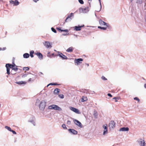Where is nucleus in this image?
Masks as SVG:
<instances>
[{
  "instance_id": "obj_32",
  "label": "nucleus",
  "mask_w": 146,
  "mask_h": 146,
  "mask_svg": "<svg viewBox=\"0 0 146 146\" xmlns=\"http://www.w3.org/2000/svg\"><path fill=\"white\" fill-rule=\"evenodd\" d=\"M5 128L6 129H7L8 130L10 131H11L12 130L11 128L10 127L7 126H5Z\"/></svg>"
},
{
  "instance_id": "obj_63",
  "label": "nucleus",
  "mask_w": 146,
  "mask_h": 146,
  "mask_svg": "<svg viewBox=\"0 0 146 146\" xmlns=\"http://www.w3.org/2000/svg\"><path fill=\"white\" fill-rule=\"evenodd\" d=\"M16 139H15V142H16Z\"/></svg>"
},
{
  "instance_id": "obj_4",
  "label": "nucleus",
  "mask_w": 146,
  "mask_h": 146,
  "mask_svg": "<svg viewBox=\"0 0 146 146\" xmlns=\"http://www.w3.org/2000/svg\"><path fill=\"white\" fill-rule=\"evenodd\" d=\"M74 16V13H71L69 15H68L67 17L66 18L65 22H64V23H65V22H68L69 21H71L72 18V17Z\"/></svg>"
},
{
  "instance_id": "obj_47",
  "label": "nucleus",
  "mask_w": 146,
  "mask_h": 146,
  "mask_svg": "<svg viewBox=\"0 0 146 146\" xmlns=\"http://www.w3.org/2000/svg\"><path fill=\"white\" fill-rule=\"evenodd\" d=\"M50 52H48L47 53V56L51 58V56L50 55Z\"/></svg>"
},
{
  "instance_id": "obj_1",
  "label": "nucleus",
  "mask_w": 146,
  "mask_h": 146,
  "mask_svg": "<svg viewBox=\"0 0 146 146\" xmlns=\"http://www.w3.org/2000/svg\"><path fill=\"white\" fill-rule=\"evenodd\" d=\"M46 103V101L43 100L42 101L39 105V108L40 110L43 111L45 108Z\"/></svg>"
},
{
  "instance_id": "obj_13",
  "label": "nucleus",
  "mask_w": 146,
  "mask_h": 146,
  "mask_svg": "<svg viewBox=\"0 0 146 146\" xmlns=\"http://www.w3.org/2000/svg\"><path fill=\"white\" fill-rule=\"evenodd\" d=\"M83 61V59L82 58H79L77 59H75L74 60L75 63H76L77 65H78L80 63V61Z\"/></svg>"
},
{
  "instance_id": "obj_40",
  "label": "nucleus",
  "mask_w": 146,
  "mask_h": 146,
  "mask_svg": "<svg viewBox=\"0 0 146 146\" xmlns=\"http://www.w3.org/2000/svg\"><path fill=\"white\" fill-rule=\"evenodd\" d=\"M133 99L134 100H136L138 102H140V100L138 98H137V97H135Z\"/></svg>"
},
{
  "instance_id": "obj_11",
  "label": "nucleus",
  "mask_w": 146,
  "mask_h": 146,
  "mask_svg": "<svg viewBox=\"0 0 146 146\" xmlns=\"http://www.w3.org/2000/svg\"><path fill=\"white\" fill-rule=\"evenodd\" d=\"M58 53H59L58 56L62 58V59L66 60L68 59V58L67 57L64 55L62 53H60L59 52H58Z\"/></svg>"
},
{
  "instance_id": "obj_34",
  "label": "nucleus",
  "mask_w": 146,
  "mask_h": 146,
  "mask_svg": "<svg viewBox=\"0 0 146 146\" xmlns=\"http://www.w3.org/2000/svg\"><path fill=\"white\" fill-rule=\"evenodd\" d=\"M108 132V129L104 130L103 132V135H105L107 134Z\"/></svg>"
},
{
  "instance_id": "obj_60",
  "label": "nucleus",
  "mask_w": 146,
  "mask_h": 146,
  "mask_svg": "<svg viewBox=\"0 0 146 146\" xmlns=\"http://www.w3.org/2000/svg\"><path fill=\"white\" fill-rule=\"evenodd\" d=\"M5 48H3V50H5Z\"/></svg>"
},
{
  "instance_id": "obj_7",
  "label": "nucleus",
  "mask_w": 146,
  "mask_h": 146,
  "mask_svg": "<svg viewBox=\"0 0 146 146\" xmlns=\"http://www.w3.org/2000/svg\"><path fill=\"white\" fill-rule=\"evenodd\" d=\"M70 108L71 110L76 113L77 114L80 113V112L79 110L77 108L73 107H70Z\"/></svg>"
},
{
  "instance_id": "obj_23",
  "label": "nucleus",
  "mask_w": 146,
  "mask_h": 146,
  "mask_svg": "<svg viewBox=\"0 0 146 146\" xmlns=\"http://www.w3.org/2000/svg\"><path fill=\"white\" fill-rule=\"evenodd\" d=\"M87 100V97L85 96H83L82 99V102H84L86 101Z\"/></svg>"
},
{
  "instance_id": "obj_50",
  "label": "nucleus",
  "mask_w": 146,
  "mask_h": 146,
  "mask_svg": "<svg viewBox=\"0 0 146 146\" xmlns=\"http://www.w3.org/2000/svg\"><path fill=\"white\" fill-rule=\"evenodd\" d=\"M68 34H69V33H63L62 34V35H63V36H66V35H68Z\"/></svg>"
},
{
  "instance_id": "obj_57",
  "label": "nucleus",
  "mask_w": 146,
  "mask_h": 146,
  "mask_svg": "<svg viewBox=\"0 0 146 146\" xmlns=\"http://www.w3.org/2000/svg\"><path fill=\"white\" fill-rule=\"evenodd\" d=\"M86 10V8H84L83 9V12H84Z\"/></svg>"
},
{
  "instance_id": "obj_29",
  "label": "nucleus",
  "mask_w": 146,
  "mask_h": 146,
  "mask_svg": "<svg viewBox=\"0 0 146 146\" xmlns=\"http://www.w3.org/2000/svg\"><path fill=\"white\" fill-rule=\"evenodd\" d=\"M88 94H95V92H94V91H91L89 90V91H88Z\"/></svg>"
},
{
  "instance_id": "obj_17",
  "label": "nucleus",
  "mask_w": 146,
  "mask_h": 146,
  "mask_svg": "<svg viewBox=\"0 0 146 146\" xmlns=\"http://www.w3.org/2000/svg\"><path fill=\"white\" fill-rule=\"evenodd\" d=\"M16 83L20 85H21L23 84H25L26 83L25 81H21L18 82H16Z\"/></svg>"
},
{
  "instance_id": "obj_35",
  "label": "nucleus",
  "mask_w": 146,
  "mask_h": 146,
  "mask_svg": "<svg viewBox=\"0 0 146 146\" xmlns=\"http://www.w3.org/2000/svg\"><path fill=\"white\" fill-rule=\"evenodd\" d=\"M82 90L83 91V92L84 93H85L86 94H88V91H89V90H86V89H84V90Z\"/></svg>"
},
{
  "instance_id": "obj_46",
  "label": "nucleus",
  "mask_w": 146,
  "mask_h": 146,
  "mask_svg": "<svg viewBox=\"0 0 146 146\" xmlns=\"http://www.w3.org/2000/svg\"><path fill=\"white\" fill-rule=\"evenodd\" d=\"M53 105H51L48 106V109H53Z\"/></svg>"
},
{
  "instance_id": "obj_14",
  "label": "nucleus",
  "mask_w": 146,
  "mask_h": 146,
  "mask_svg": "<svg viewBox=\"0 0 146 146\" xmlns=\"http://www.w3.org/2000/svg\"><path fill=\"white\" fill-rule=\"evenodd\" d=\"M35 117H33L32 119L29 120L28 121L29 122H31V123L33 124L34 126H35Z\"/></svg>"
},
{
  "instance_id": "obj_18",
  "label": "nucleus",
  "mask_w": 146,
  "mask_h": 146,
  "mask_svg": "<svg viewBox=\"0 0 146 146\" xmlns=\"http://www.w3.org/2000/svg\"><path fill=\"white\" fill-rule=\"evenodd\" d=\"M60 90L58 88H56L55 89L54 91V93L55 94H57L59 92Z\"/></svg>"
},
{
  "instance_id": "obj_28",
  "label": "nucleus",
  "mask_w": 146,
  "mask_h": 146,
  "mask_svg": "<svg viewBox=\"0 0 146 146\" xmlns=\"http://www.w3.org/2000/svg\"><path fill=\"white\" fill-rule=\"evenodd\" d=\"M49 85L52 86L60 85V84H58L56 83H51L49 84Z\"/></svg>"
},
{
  "instance_id": "obj_56",
  "label": "nucleus",
  "mask_w": 146,
  "mask_h": 146,
  "mask_svg": "<svg viewBox=\"0 0 146 146\" xmlns=\"http://www.w3.org/2000/svg\"><path fill=\"white\" fill-rule=\"evenodd\" d=\"M31 78H30L29 79V80H28V81L29 82H30V81H31Z\"/></svg>"
},
{
  "instance_id": "obj_48",
  "label": "nucleus",
  "mask_w": 146,
  "mask_h": 146,
  "mask_svg": "<svg viewBox=\"0 0 146 146\" xmlns=\"http://www.w3.org/2000/svg\"><path fill=\"white\" fill-rule=\"evenodd\" d=\"M11 132H12V133L14 134H16V132L14 131V130H11Z\"/></svg>"
},
{
  "instance_id": "obj_58",
  "label": "nucleus",
  "mask_w": 146,
  "mask_h": 146,
  "mask_svg": "<svg viewBox=\"0 0 146 146\" xmlns=\"http://www.w3.org/2000/svg\"><path fill=\"white\" fill-rule=\"evenodd\" d=\"M51 55V56H54V53H52V54H51V55Z\"/></svg>"
},
{
  "instance_id": "obj_33",
  "label": "nucleus",
  "mask_w": 146,
  "mask_h": 146,
  "mask_svg": "<svg viewBox=\"0 0 146 146\" xmlns=\"http://www.w3.org/2000/svg\"><path fill=\"white\" fill-rule=\"evenodd\" d=\"M94 115L95 118H97L98 116V113L96 111H94Z\"/></svg>"
},
{
  "instance_id": "obj_20",
  "label": "nucleus",
  "mask_w": 146,
  "mask_h": 146,
  "mask_svg": "<svg viewBox=\"0 0 146 146\" xmlns=\"http://www.w3.org/2000/svg\"><path fill=\"white\" fill-rule=\"evenodd\" d=\"M6 66H8L10 68H12V69L14 67V65H12L11 64L9 63L6 64Z\"/></svg>"
},
{
  "instance_id": "obj_27",
  "label": "nucleus",
  "mask_w": 146,
  "mask_h": 146,
  "mask_svg": "<svg viewBox=\"0 0 146 146\" xmlns=\"http://www.w3.org/2000/svg\"><path fill=\"white\" fill-rule=\"evenodd\" d=\"M34 51L32 50L30 52V55L31 56V58H33L34 56V55H33V54L34 53Z\"/></svg>"
},
{
  "instance_id": "obj_52",
  "label": "nucleus",
  "mask_w": 146,
  "mask_h": 146,
  "mask_svg": "<svg viewBox=\"0 0 146 146\" xmlns=\"http://www.w3.org/2000/svg\"><path fill=\"white\" fill-rule=\"evenodd\" d=\"M108 96H110V97H112V96L111 95V94L110 93H108Z\"/></svg>"
},
{
  "instance_id": "obj_41",
  "label": "nucleus",
  "mask_w": 146,
  "mask_h": 146,
  "mask_svg": "<svg viewBox=\"0 0 146 146\" xmlns=\"http://www.w3.org/2000/svg\"><path fill=\"white\" fill-rule=\"evenodd\" d=\"M59 97L61 98H63L64 97V95L62 94H60L59 95Z\"/></svg>"
},
{
  "instance_id": "obj_16",
  "label": "nucleus",
  "mask_w": 146,
  "mask_h": 146,
  "mask_svg": "<svg viewBox=\"0 0 146 146\" xmlns=\"http://www.w3.org/2000/svg\"><path fill=\"white\" fill-rule=\"evenodd\" d=\"M56 29L59 31H60L61 32H68V30L66 29L65 30H62L61 29V28L60 27H57Z\"/></svg>"
},
{
  "instance_id": "obj_21",
  "label": "nucleus",
  "mask_w": 146,
  "mask_h": 146,
  "mask_svg": "<svg viewBox=\"0 0 146 146\" xmlns=\"http://www.w3.org/2000/svg\"><path fill=\"white\" fill-rule=\"evenodd\" d=\"M23 56L24 58H27L29 57V54L28 53H25L23 54Z\"/></svg>"
},
{
  "instance_id": "obj_5",
  "label": "nucleus",
  "mask_w": 146,
  "mask_h": 146,
  "mask_svg": "<svg viewBox=\"0 0 146 146\" xmlns=\"http://www.w3.org/2000/svg\"><path fill=\"white\" fill-rule=\"evenodd\" d=\"M73 119V121L74 123L78 126L80 127V128H82L83 125L81 123L77 120L76 119Z\"/></svg>"
},
{
  "instance_id": "obj_44",
  "label": "nucleus",
  "mask_w": 146,
  "mask_h": 146,
  "mask_svg": "<svg viewBox=\"0 0 146 146\" xmlns=\"http://www.w3.org/2000/svg\"><path fill=\"white\" fill-rule=\"evenodd\" d=\"M9 2L11 4H13L14 6V4H15V3L14 2V1L12 0H10L9 1Z\"/></svg>"
},
{
  "instance_id": "obj_54",
  "label": "nucleus",
  "mask_w": 146,
  "mask_h": 146,
  "mask_svg": "<svg viewBox=\"0 0 146 146\" xmlns=\"http://www.w3.org/2000/svg\"><path fill=\"white\" fill-rule=\"evenodd\" d=\"M12 65H14V67L15 66H16V65H15V64L14 63V62H13V64H12Z\"/></svg>"
},
{
  "instance_id": "obj_25",
  "label": "nucleus",
  "mask_w": 146,
  "mask_h": 146,
  "mask_svg": "<svg viewBox=\"0 0 146 146\" xmlns=\"http://www.w3.org/2000/svg\"><path fill=\"white\" fill-rule=\"evenodd\" d=\"M14 2L15 3L14 6H17L19 4V3L17 0H15V1H14Z\"/></svg>"
},
{
  "instance_id": "obj_49",
  "label": "nucleus",
  "mask_w": 146,
  "mask_h": 146,
  "mask_svg": "<svg viewBox=\"0 0 146 146\" xmlns=\"http://www.w3.org/2000/svg\"><path fill=\"white\" fill-rule=\"evenodd\" d=\"M67 123L68 125H70L71 124V121L70 120H68Z\"/></svg>"
},
{
  "instance_id": "obj_64",
  "label": "nucleus",
  "mask_w": 146,
  "mask_h": 146,
  "mask_svg": "<svg viewBox=\"0 0 146 146\" xmlns=\"http://www.w3.org/2000/svg\"><path fill=\"white\" fill-rule=\"evenodd\" d=\"M117 100H116L115 101V102H117Z\"/></svg>"
},
{
  "instance_id": "obj_37",
  "label": "nucleus",
  "mask_w": 146,
  "mask_h": 146,
  "mask_svg": "<svg viewBox=\"0 0 146 146\" xmlns=\"http://www.w3.org/2000/svg\"><path fill=\"white\" fill-rule=\"evenodd\" d=\"M51 29L52 31L54 32L55 33H56V30L54 29L53 27H52L51 28Z\"/></svg>"
},
{
  "instance_id": "obj_53",
  "label": "nucleus",
  "mask_w": 146,
  "mask_h": 146,
  "mask_svg": "<svg viewBox=\"0 0 146 146\" xmlns=\"http://www.w3.org/2000/svg\"><path fill=\"white\" fill-rule=\"evenodd\" d=\"M113 99L117 100L119 99V98L118 97H114L113 98Z\"/></svg>"
},
{
  "instance_id": "obj_39",
  "label": "nucleus",
  "mask_w": 146,
  "mask_h": 146,
  "mask_svg": "<svg viewBox=\"0 0 146 146\" xmlns=\"http://www.w3.org/2000/svg\"><path fill=\"white\" fill-rule=\"evenodd\" d=\"M99 2V3H100V10H99V11H97V12H99L101 10V9H102V5H101V0H98Z\"/></svg>"
},
{
  "instance_id": "obj_31",
  "label": "nucleus",
  "mask_w": 146,
  "mask_h": 146,
  "mask_svg": "<svg viewBox=\"0 0 146 146\" xmlns=\"http://www.w3.org/2000/svg\"><path fill=\"white\" fill-rule=\"evenodd\" d=\"M102 127L103 128H104V130L108 129L107 125L106 124L103 125Z\"/></svg>"
},
{
  "instance_id": "obj_12",
  "label": "nucleus",
  "mask_w": 146,
  "mask_h": 146,
  "mask_svg": "<svg viewBox=\"0 0 146 146\" xmlns=\"http://www.w3.org/2000/svg\"><path fill=\"white\" fill-rule=\"evenodd\" d=\"M35 54L36 55L40 60H41L43 59V55L40 52H37V53H35Z\"/></svg>"
},
{
  "instance_id": "obj_42",
  "label": "nucleus",
  "mask_w": 146,
  "mask_h": 146,
  "mask_svg": "<svg viewBox=\"0 0 146 146\" xmlns=\"http://www.w3.org/2000/svg\"><path fill=\"white\" fill-rule=\"evenodd\" d=\"M142 2V0H137V3L139 4H141Z\"/></svg>"
},
{
  "instance_id": "obj_8",
  "label": "nucleus",
  "mask_w": 146,
  "mask_h": 146,
  "mask_svg": "<svg viewBox=\"0 0 146 146\" xmlns=\"http://www.w3.org/2000/svg\"><path fill=\"white\" fill-rule=\"evenodd\" d=\"M69 132L72 134L76 135L77 134V131L73 129H68Z\"/></svg>"
},
{
  "instance_id": "obj_10",
  "label": "nucleus",
  "mask_w": 146,
  "mask_h": 146,
  "mask_svg": "<svg viewBox=\"0 0 146 146\" xmlns=\"http://www.w3.org/2000/svg\"><path fill=\"white\" fill-rule=\"evenodd\" d=\"M54 110L61 111L62 110V109L57 105L53 104V109Z\"/></svg>"
},
{
  "instance_id": "obj_2",
  "label": "nucleus",
  "mask_w": 146,
  "mask_h": 146,
  "mask_svg": "<svg viewBox=\"0 0 146 146\" xmlns=\"http://www.w3.org/2000/svg\"><path fill=\"white\" fill-rule=\"evenodd\" d=\"M115 126L116 123L113 121H111L109 124V127L110 129H113Z\"/></svg>"
},
{
  "instance_id": "obj_51",
  "label": "nucleus",
  "mask_w": 146,
  "mask_h": 146,
  "mask_svg": "<svg viewBox=\"0 0 146 146\" xmlns=\"http://www.w3.org/2000/svg\"><path fill=\"white\" fill-rule=\"evenodd\" d=\"M27 74H24V75H22V77L23 78H24V77H25L27 76Z\"/></svg>"
},
{
  "instance_id": "obj_24",
  "label": "nucleus",
  "mask_w": 146,
  "mask_h": 146,
  "mask_svg": "<svg viewBox=\"0 0 146 146\" xmlns=\"http://www.w3.org/2000/svg\"><path fill=\"white\" fill-rule=\"evenodd\" d=\"M139 143L141 145V146H144L145 145V141L144 140L142 141H139Z\"/></svg>"
},
{
  "instance_id": "obj_30",
  "label": "nucleus",
  "mask_w": 146,
  "mask_h": 146,
  "mask_svg": "<svg viewBox=\"0 0 146 146\" xmlns=\"http://www.w3.org/2000/svg\"><path fill=\"white\" fill-rule=\"evenodd\" d=\"M23 70L28 71L29 70V67H24L23 68Z\"/></svg>"
},
{
  "instance_id": "obj_59",
  "label": "nucleus",
  "mask_w": 146,
  "mask_h": 146,
  "mask_svg": "<svg viewBox=\"0 0 146 146\" xmlns=\"http://www.w3.org/2000/svg\"><path fill=\"white\" fill-rule=\"evenodd\" d=\"M50 85H49V84H48L47 86V87H48V86H49Z\"/></svg>"
},
{
  "instance_id": "obj_55",
  "label": "nucleus",
  "mask_w": 146,
  "mask_h": 146,
  "mask_svg": "<svg viewBox=\"0 0 146 146\" xmlns=\"http://www.w3.org/2000/svg\"><path fill=\"white\" fill-rule=\"evenodd\" d=\"M144 87L146 89V83L144 84Z\"/></svg>"
},
{
  "instance_id": "obj_15",
  "label": "nucleus",
  "mask_w": 146,
  "mask_h": 146,
  "mask_svg": "<svg viewBox=\"0 0 146 146\" xmlns=\"http://www.w3.org/2000/svg\"><path fill=\"white\" fill-rule=\"evenodd\" d=\"M129 130V128L128 127H123L120 129L119 131H128Z\"/></svg>"
},
{
  "instance_id": "obj_43",
  "label": "nucleus",
  "mask_w": 146,
  "mask_h": 146,
  "mask_svg": "<svg viewBox=\"0 0 146 146\" xmlns=\"http://www.w3.org/2000/svg\"><path fill=\"white\" fill-rule=\"evenodd\" d=\"M78 1L80 3L82 4H83L84 3L83 0H78Z\"/></svg>"
},
{
  "instance_id": "obj_36",
  "label": "nucleus",
  "mask_w": 146,
  "mask_h": 146,
  "mask_svg": "<svg viewBox=\"0 0 146 146\" xmlns=\"http://www.w3.org/2000/svg\"><path fill=\"white\" fill-rule=\"evenodd\" d=\"M16 66V67H14L13 68V69L12 70L15 71V72H17V70H18V69L17 68V66Z\"/></svg>"
},
{
  "instance_id": "obj_9",
  "label": "nucleus",
  "mask_w": 146,
  "mask_h": 146,
  "mask_svg": "<svg viewBox=\"0 0 146 146\" xmlns=\"http://www.w3.org/2000/svg\"><path fill=\"white\" fill-rule=\"evenodd\" d=\"M84 25L81 26L79 25L78 26H76L74 27V29L76 31H80L81 30V28L84 27Z\"/></svg>"
},
{
  "instance_id": "obj_38",
  "label": "nucleus",
  "mask_w": 146,
  "mask_h": 146,
  "mask_svg": "<svg viewBox=\"0 0 146 146\" xmlns=\"http://www.w3.org/2000/svg\"><path fill=\"white\" fill-rule=\"evenodd\" d=\"M62 127L64 129H67V128L66 127L65 124H64L62 125Z\"/></svg>"
},
{
  "instance_id": "obj_3",
  "label": "nucleus",
  "mask_w": 146,
  "mask_h": 146,
  "mask_svg": "<svg viewBox=\"0 0 146 146\" xmlns=\"http://www.w3.org/2000/svg\"><path fill=\"white\" fill-rule=\"evenodd\" d=\"M99 23L100 25H104L106 26L108 28H110V25L108 23H106L105 22L103 21L102 19H100L99 20Z\"/></svg>"
},
{
  "instance_id": "obj_6",
  "label": "nucleus",
  "mask_w": 146,
  "mask_h": 146,
  "mask_svg": "<svg viewBox=\"0 0 146 146\" xmlns=\"http://www.w3.org/2000/svg\"><path fill=\"white\" fill-rule=\"evenodd\" d=\"M43 44L44 46L47 48H51L52 47L51 44H50V42L48 41H45L44 42H43Z\"/></svg>"
},
{
  "instance_id": "obj_26",
  "label": "nucleus",
  "mask_w": 146,
  "mask_h": 146,
  "mask_svg": "<svg viewBox=\"0 0 146 146\" xmlns=\"http://www.w3.org/2000/svg\"><path fill=\"white\" fill-rule=\"evenodd\" d=\"M107 27H101L100 26H98V28L100 29H102V30H106Z\"/></svg>"
},
{
  "instance_id": "obj_61",
  "label": "nucleus",
  "mask_w": 146,
  "mask_h": 146,
  "mask_svg": "<svg viewBox=\"0 0 146 146\" xmlns=\"http://www.w3.org/2000/svg\"><path fill=\"white\" fill-rule=\"evenodd\" d=\"M2 50V48H0V51Z\"/></svg>"
},
{
  "instance_id": "obj_22",
  "label": "nucleus",
  "mask_w": 146,
  "mask_h": 146,
  "mask_svg": "<svg viewBox=\"0 0 146 146\" xmlns=\"http://www.w3.org/2000/svg\"><path fill=\"white\" fill-rule=\"evenodd\" d=\"M5 67L7 69V73L8 75L10 74V68H9L8 66H6V65H5Z\"/></svg>"
},
{
  "instance_id": "obj_45",
  "label": "nucleus",
  "mask_w": 146,
  "mask_h": 146,
  "mask_svg": "<svg viewBox=\"0 0 146 146\" xmlns=\"http://www.w3.org/2000/svg\"><path fill=\"white\" fill-rule=\"evenodd\" d=\"M101 78L102 80H107V79L104 76H102V77Z\"/></svg>"
},
{
  "instance_id": "obj_62",
  "label": "nucleus",
  "mask_w": 146,
  "mask_h": 146,
  "mask_svg": "<svg viewBox=\"0 0 146 146\" xmlns=\"http://www.w3.org/2000/svg\"><path fill=\"white\" fill-rule=\"evenodd\" d=\"M86 64L88 66H89V64Z\"/></svg>"
},
{
  "instance_id": "obj_19",
  "label": "nucleus",
  "mask_w": 146,
  "mask_h": 146,
  "mask_svg": "<svg viewBox=\"0 0 146 146\" xmlns=\"http://www.w3.org/2000/svg\"><path fill=\"white\" fill-rule=\"evenodd\" d=\"M73 50V48L72 47H70L68 48L66 50V51L67 52H72Z\"/></svg>"
}]
</instances>
